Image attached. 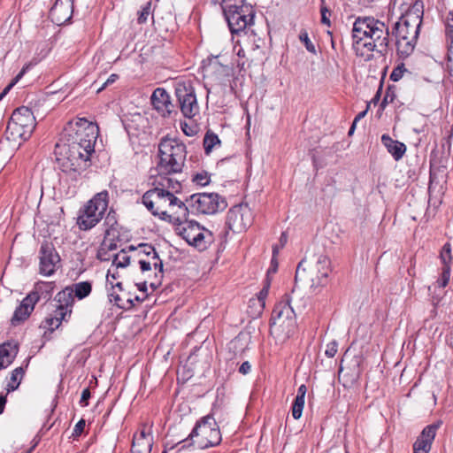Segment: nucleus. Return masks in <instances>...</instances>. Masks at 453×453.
I'll use <instances>...</instances> for the list:
<instances>
[{
	"instance_id": "obj_1",
	"label": "nucleus",
	"mask_w": 453,
	"mask_h": 453,
	"mask_svg": "<svg viewBox=\"0 0 453 453\" xmlns=\"http://www.w3.org/2000/svg\"><path fill=\"white\" fill-rule=\"evenodd\" d=\"M389 28L372 16L357 17L352 28V49L357 57L371 61L375 51L387 57L389 50Z\"/></svg>"
},
{
	"instance_id": "obj_2",
	"label": "nucleus",
	"mask_w": 453,
	"mask_h": 453,
	"mask_svg": "<svg viewBox=\"0 0 453 453\" xmlns=\"http://www.w3.org/2000/svg\"><path fill=\"white\" fill-rule=\"evenodd\" d=\"M423 8L421 1H415L405 14L394 24L392 35L395 37L396 51L400 58L409 57L415 49L422 25Z\"/></svg>"
},
{
	"instance_id": "obj_3",
	"label": "nucleus",
	"mask_w": 453,
	"mask_h": 453,
	"mask_svg": "<svg viewBox=\"0 0 453 453\" xmlns=\"http://www.w3.org/2000/svg\"><path fill=\"white\" fill-rule=\"evenodd\" d=\"M142 203L160 219L172 222L176 216L184 217L187 204L170 190L156 187L146 191L142 196Z\"/></svg>"
},
{
	"instance_id": "obj_4",
	"label": "nucleus",
	"mask_w": 453,
	"mask_h": 453,
	"mask_svg": "<svg viewBox=\"0 0 453 453\" xmlns=\"http://www.w3.org/2000/svg\"><path fill=\"white\" fill-rule=\"evenodd\" d=\"M178 139L164 137L158 144L159 162L157 165L158 175H169L182 172L187 150Z\"/></svg>"
},
{
	"instance_id": "obj_5",
	"label": "nucleus",
	"mask_w": 453,
	"mask_h": 453,
	"mask_svg": "<svg viewBox=\"0 0 453 453\" xmlns=\"http://www.w3.org/2000/svg\"><path fill=\"white\" fill-rule=\"evenodd\" d=\"M58 168L71 180H77L89 167L91 155L65 143L56 144Z\"/></svg>"
},
{
	"instance_id": "obj_6",
	"label": "nucleus",
	"mask_w": 453,
	"mask_h": 453,
	"mask_svg": "<svg viewBox=\"0 0 453 453\" xmlns=\"http://www.w3.org/2000/svg\"><path fill=\"white\" fill-rule=\"evenodd\" d=\"M98 127L86 119H77L68 122L65 128V144L92 155L98 136Z\"/></svg>"
},
{
	"instance_id": "obj_7",
	"label": "nucleus",
	"mask_w": 453,
	"mask_h": 453,
	"mask_svg": "<svg viewBox=\"0 0 453 453\" xmlns=\"http://www.w3.org/2000/svg\"><path fill=\"white\" fill-rule=\"evenodd\" d=\"M184 217L178 216L172 221L175 225V232L190 246L199 250H206L214 242L212 232L202 226L196 220L188 219V208L186 206Z\"/></svg>"
},
{
	"instance_id": "obj_8",
	"label": "nucleus",
	"mask_w": 453,
	"mask_h": 453,
	"mask_svg": "<svg viewBox=\"0 0 453 453\" xmlns=\"http://www.w3.org/2000/svg\"><path fill=\"white\" fill-rule=\"evenodd\" d=\"M221 7L232 35L243 33L253 24L255 12L244 0H223Z\"/></svg>"
},
{
	"instance_id": "obj_9",
	"label": "nucleus",
	"mask_w": 453,
	"mask_h": 453,
	"mask_svg": "<svg viewBox=\"0 0 453 453\" xmlns=\"http://www.w3.org/2000/svg\"><path fill=\"white\" fill-rule=\"evenodd\" d=\"M109 194L106 190L97 193L79 211L77 225L82 231H88L96 226L107 211Z\"/></svg>"
},
{
	"instance_id": "obj_10",
	"label": "nucleus",
	"mask_w": 453,
	"mask_h": 453,
	"mask_svg": "<svg viewBox=\"0 0 453 453\" xmlns=\"http://www.w3.org/2000/svg\"><path fill=\"white\" fill-rule=\"evenodd\" d=\"M305 260H302L296 271V281L303 280L307 278L311 281V288L314 293H319L324 286L328 282V276L331 273V262L327 256L319 255L317 257L316 263L306 273L303 267Z\"/></svg>"
},
{
	"instance_id": "obj_11",
	"label": "nucleus",
	"mask_w": 453,
	"mask_h": 453,
	"mask_svg": "<svg viewBox=\"0 0 453 453\" xmlns=\"http://www.w3.org/2000/svg\"><path fill=\"white\" fill-rule=\"evenodd\" d=\"M198 448L203 449L219 445L222 440L219 427L211 415L203 417L198 420L189 434L188 437L183 441H193Z\"/></svg>"
},
{
	"instance_id": "obj_12",
	"label": "nucleus",
	"mask_w": 453,
	"mask_h": 453,
	"mask_svg": "<svg viewBox=\"0 0 453 453\" xmlns=\"http://www.w3.org/2000/svg\"><path fill=\"white\" fill-rule=\"evenodd\" d=\"M36 126L33 111L26 106L19 107L12 112L7 125V132L12 138L27 141L30 138Z\"/></svg>"
},
{
	"instance_id": "obj_13",
	"label": "nucleus",
	"mask_w": 453,
	"mask_h": 453,
	"mask_svg": "<svg viewBox=\"0 0 453 453\" xmlns=\"http://www.w3.org/2000/svg\"><path fill=\"white\" fill-rule=\"evenodd\" d=\"M188 212L197 214H214L219 211H224L226 206V201L217 193H196L186 198L184 202Z\"/></svg>"
},
{
	"instance_id": "obj_14",
	"label": "nucleus",
	"mask_w": 453,
	"mask_h": 453,
	"mask_svg": "<svg viewBox=\"0 0 453 453\" xmlns=\"http://www.w3.org/2000/svg\"><path fill=\"white\" fill-rule=\"evenodd\" d=\"M175 96L185 118L192 119L199 113L195 88L190 83L178 82L175 86Z\"/></svg>"
},
{
	"instance_id": "obj_15",
	"label": "nucleus",
	"mask_w": 453,
	"mask_h": 453,
	"mask_svg": "<svg viewBox=\"0 0 453 453\" xmlns=\"http://www.w3.org/2000/svg\"><path fill=\"white\" fill-rule=\"evenodd\" d=\"M39 273L51 276L61 265V258L52 242L44 241L39 250Z\"/></svg>"
},
{
	"instance_id": "obj_16",
	"label": "nucleus",
	"mask_w": 453,
	"mask_h": 453,
	"mask_svg": "<svg viewBox=\"0 0 453 453\" xmlns=\"http://www.w3.org/2000/svg\"><path fill=\"white\" fill-rule=\"evenodd\" d=\"M252 212L247 204L232 207L226 214V226L234 233H241L251 226Z\"/></svg>"
},
{
	"instance_id": "obj_17",
	"label": "nucleus",
	"mask_w": 453,
	"mask_h": 453,
	"mask_svg": "<svg viewBox=\"0 0 453 453\" xmlns=\"http://www.w3.org/2000/svg\"><path fill=\"white\" fill-rule=\"evenodd\" d=\"M295 319L296 313L291 306V297L289 295H285L283 299L275 304L272 312L271 322L275 325L288 321V326H293Z\"/></svg>"
},
{
	"instance_id": "obj_18",
	"label": "nucleus",
	"mask_w": 453,
	"mask_h": 453,
	"mask_svg": "<svg viewBox=\"0 0 453 453\" xmlns=\"http://www.w3.org/2000/svg\"><path fill=\"white\" fill-rule=\"evenodd\" d=\"M439 258L442 265L441 273L439 279L436 280V285L439 288H445L449 281L451 274V265L453 261L451 245L449 242H446L440 252Z\"/></svg>"
},
{
	"instance_id": "obj_19",
	"label": "nucleus",
	"mask_w": 453,
	"mask_h": 453,
	"mask_svg": "<svg viewBox=\"0 0 453 453\" xmlns=\"http://www.w3.org/2000/svg\"><path fill=\"white\" fill-rule=\"evenodd\" d=\"M150 99L155 110L163 117H169L174 111V105L171 102L170 96L163 88H156Z\"/></svg>"
},
{
	"instance_id": "obj_20",
	"label": "nucleus",
	"mask_w": 453,
	"mask_h": 453,
	"mask_svg": "<svg viewBox=\"0 0 453 453\" xmlns=\"http://www.w3.org/2000/svg\"><path fill=\"white\" fill-rule=\"evenodd\" d=\"M73 14V3L71 0H56L50 10V17L57 25L60 26L68 21Z\"/></svg>"
},
{
	"instance_id": "obj_21",
	"label": "nucleus",
	"mask_w": 453,
	"mask_h": 453,
	"mask_svg": "<svg viewBox=\"0 0 453 453\" xmlns=\"http://www.w3.org/2000/svg\"><path fill=\"white\" fill-rule=\"evenodd\" d=\"M438 426H426L413 444V453H428L434 440Z\"/></svg>"
},
{
	"instance_id": "obj_22",
	"label": "nucleus",
	"mask_w": 453,
	"mask_h": 453,
	"mask_svg": "<svg viewBox=\"0 0 453 453\" xmlns=\"http://www.w3.org/2000/svg\"><path fill=\"white\" fill-rule=\"evenodd\" d=\"M35 305V297L34 296H27L14 311L13 316L11 319V324L16 326L27 320L34 311Z\"/></svg>"
},
{
	"instance_id": "obj_23",
	"label": "nucleus",
	"mask_w": 453,
	"mask_h": 453,
	"mask_svg": "<svg viewBox=\"0 0 453 453\" xmlns=\"http://www.w3.org/2000/svg\"><path fill=\"white\" fill-rule=\"evenodd\" d=\"M55 301L58 303L57 311L60 312L62 319L70 317L72 313V307L74 303L73 290L72 288H65L59 291L56 296Z\"/></svg>"
},
{
	"instance_id": "obj_24",
	"label": "nucleus",
	"mask_w": 453,
	"mask_h": 453,
	"mask_svg": "<svg viewBox=\"0 0 453 453\" xmlns=\"http://www.w3.org/2000/svg\"><path fill=\"white\" fill-rule=\"evenodd\" d=\"M153 445V438L149 432L143 428L138 434L133 437L132 453H150Z\"/></svg>"
},
{
	"instance_id": "obj_25",
	"label": "nucleus",
	"mask_w": 453,
	"mask_h": 453,
	"mask_svg": "<svg viewBox=\"0 0 453 453\" xmlns=\"http://www.w3.org/2000/svg\"><path fill=\"white\" fill-rule=\"evenodd\" d=\"M19 352V343L14 341H8L0 344V370L10 366Z\"/></svg>"
},
{
	"instance_id": "obj_26",
	"label": "nucleus",
	"mask_w": 453,
	"mask_h": 453,
	"mask_svg": "<svg viewBox=\"0 0 453 453\" xmlns=\"http://www.w3.org/2000/svg\"><path fill=\"white\" fill-rule=\"evenodd\" d=\"M381 143L395 161L402 159L407 150L403 142L393 140L388 134L381 135Z\"/></svg>"
},
{
	"instance_id": "obj_27",
	"label": "nucleus",
	"mask_w": 453,
	"mask_h": 453,
	"mask_svg": "<svg viewBox=\"0 0 453 453\" xmlns=\"http://www.w3.org/2000/svg\"><path fill=\"white\" fill-rule=\"evenodd\" d=\"M53 290V282L41 281L35 284L34 290L30 292L27 296H34V297H35L36 303L40 299H43L45 301L50 300L52 296Z\"/></svg>"
},
{
	"instance_id": "obj_28",
	"label": "nucleus",
	"mask_w": 453,
	"mask_h": 453,
	"mask_svg": "<svg viewBox=\"0 0 453 453\" xmlns=\"http://www.w3.org/2000/svg\"><path fill=\"white\" fill-rule=\"evenodd\" d=\"M104 225L105 226L104 239H107L111 236L114 238L116 236V234H119L118 216L116 211L112 208H111L108 213L106 214Z\"/></svg>"
},
{
	"instance_id": "obj_29",
	"label": "nucleus",
	"mask_w": 453,
	"mask_h": 453,
	"mask_svg": "<svg viewBox=\"0 0 453 453\" xmlns=\"http://www.w3.org/2000/svg\"><path fill=\"white\" fill-rule=\"evenodd\" d=\"M28 363H29V358H27L26 360L25 365L17 367L11 372L10 380L7 384V391L8 392H12L19 388V386L24 377L25 371L28 366Z\"/></svg>"
},
{
	"instance_id": "obj_30",
	"label": "nucleus",
	"mask_w": 453,
	"mask_h": 453,
	"mask_svg": "<svg viewBox=\"0 0 453 453\" xmlns=\"http://www.w3.org/2000/svg\"><path fill=\"white\" fill-rule=\"evenodd\" d=\"M128 250L137 252L138 256L142 254L151 259H158V254L151 244L141 243L137 247L130 245Z\"/></svg>"
},
{
	"instance_id": "obj_31",
	"label": "nucleus",
	"mask_w": 453,
	"mask_h": 453,
	"mask_svg": "<svg viewBox=\"0 0 453 453\" xmlns=\"http://www.w3.org/2000/svg\"><path fill=\"white\" fill-rule=\"evenodd\" d=\"M203 148L206 155H209L213 148L220 144L219 136L211 131H207L203 137Z\"/></svg>"
},
{
	"instance_id": "obj_32",
	"label": "nucleus",
	"mask_w": 453,
	"mask_h": 453,
	"mask_svg": "<svg viewBox=\"0 0 453 453\" xmlns=\"http://www.w3.org/2000/svg\"><path fill=\"white\" fill-rule=\"evenodd\" d=\"M160 180H157L158 187L164 188L165 190H170L173 194L179 193L180 190V183L172 178H165L159 175Z\"/></svg>"
},
{
	"instance_id": "obj_33",
	"label": "nucleus",
	"mask_w": 453,
	"mask_h": 453,
	"mask_svg": "<svg viewBox=\"0 0 453 453\" xmlns=\"http://www.w3.org/2000/svg\"><path fill=\"white\" fill-rule=\"evenodd\" d=\"M73 296H76L79 299H83L91 293L92 286L88 281H81V282L76 283L74 285V288H73Z\"/></svg>"
},
{
	"instance_id": "obj_34",
	"label": "nucleus",
	"mask_w": 453,
	"mask_h": 453,
	"mask_svg": "<svg viewBox=\"0 0 453 453\" xmlns=\"http://www.w3.org/2000/svg\"><path fill=\"white\" fill-rule=\"evenodd\" d=\"M130 256L127 254V250L123 249L119 253L115 254L112 259V265L116 268H125L130 264Z\"/></svg>"
},
{
	"instance_id": "obj_35",
	"label": "nucleus",
	"mask_w": 453,
	"mask_h": 453,
	"mask_svg": "<svg viewBox=\"0 0 453 453\" xmlns=\"http://www.w3.org/2000/svg\"><path fill=\"white\" fill-rule=\"evenodd\" d=\"M109 296L110 301L120 309L129 310L134 305L133 299L130 297L124 300L119 295L115 293L110 294Z\"/></svg>"
},
{
	"instance_id": "obj_36",
	"label": "nucleus",
	"mask_w": 453,
	"mask_h": 453,
	"mask_svg": "<svg viewBox=\"0 0 453 453\" xmlns=\"http://www.w3.org/2000/svg\"><path fill=\"white\" fill-rule=\"evenodd\" d=\"M67 317L65 319H62V316H60V312L58 311H54V315L47 318L45 322L50 331H54L55 329L58 328V326L61 325L62 321H66Z\"/></svg>"
},
{
	"instance_id": "obj_37",
	"label": "nucleus",
	"mask_w": 453,
	"mask_h": 453,
	"mask_svg": "<svg viewBox=\"0 0 453 453\" xmlns=\"http://www.w3.org/2000/svg\"><path fill=\"white\" fill-rule=\"evenodd\" d=\"M304 399H302L300 397H295L291 408L292 417L295 419H298L301 418L304 407Z\"/></svg>"
},
{
	"instance_id": "obj_38",
	"label": "nucleus",
	"mask_w": 453,
	"mask_h": 453,
	"mask_svg": "<svg viewBox=\"0 0 453 453\" xmlns=\"http://www.w3.org/2000/svg\"><path fill=\"white\" fill-rule=\"evenodd\" d=\"M304 399H302L300 397H295L291 408L292 417L295 419H298L301 418L304 407Z\"/></svg>"
},
{
	"instance_id": "obj_39",
	"label": "nucleus",
	"mask_w": 453,
	"mask_h": 453,
	"mask_svg": "<svg viewBox=\"0 0 453 453\" xmlns=\"http://www.w3.org/2000/svg\"><path fill=\"white\" fill-rule=\"evenodd\" d=\"M29 68V65H26L22 67L19 73L13 78L12 82L4 89V91L0 94V100L8 93V91L17 84L19 80L25 75Z\"/></svg>"
},
{
	"instance_id": "obj_40",
	"label": "nucleus",
	"mask_w": 453,
	"mask_h": 453,
	"mask_svg": "<svg viewBox=\"0 0 453 453\" xmlns=\"http://www.w3.org/2000/svg\"><path fill=\"white\" fill-rule=\"evenodd\" d=\"M299 40L304 44L305 49L309 52H311L312 54H316L315 45L310 40L308 33L305 29L301 30V32L299 34Z\"/></svg>"
},
{
	"instance_id": "obj_41",
	"label": "nucleus",
	"mask_w": 453,
	"mask_h": 453,
	"mask_svg": "<svg viewBox=\"0 0 453 453\" xmlns=\"http://www.w3.org/2000/svg\"><path fill=\"white\" fill-rule=\"evenodd\" d=\"M151 14V2H147L142 10L138 12L137 21L139 24L147 22L149 16Z\"/></svg>"
},
{
	"instance_id": "obj_42",
	"label": "nucleus",
	"mask_w": 453,
	"mask_h": 453,
	"mask_svg": "<svg viewBox=\"0 0 453 453\" xmlns=\"http://www.w3.org/2000/svg\"><path fill=\"white\" fill-rule=\"evenodd\" d=\"M320 14H321V23L330 27L331 26V21H330L331 11L326 5V0H320Z\"/></svg>"
},
{
	"instance_id": "obj_43",
	"label": "nucleus",
	"mask_w": 453,
	"mask_h": 453,
	"mask_svg": "<svg viewBox=\"0 0 453 453\" xmlns=\"http://www.w3.org/2000/svg\"><path fill=\"white\" fill-rule=\"evenodd\" d=\"M405 72H407V69L404 64L401 63L393 69L389 78L393 81H398L402 79Z\"/></svg>"
},
{
	"instance_id": "obj_44",
	"label": "nucleus",
	"mask_w": 453,
	"mask_h": 453,
	"mask_svg": "<svg viewBox=\"0 0 453 453\" xmlns=\"http://www.w3.org/2000/svg\"><path fill=\"white\" fill-rule=\"evenodd\" d=\"M395 99V90L392 87H388L385 92V96L380 103V108L383 110L388 104L394 102Z\"/></svg>"
},
{
	"instance_id": "obj_45",
	"label": "nucleus",
	"mask_w": 453,
	"mask_h": 453,
	"mask_svg": "<svg viewBox=\"0 0 453 453\" xmlns=\"http://www.w3.org/2000/svg\"><path fill=\"white\" fill-rule=\"evenodd\" d=\"M338 350V342L334 340L326 345L325 354L327 357H334Z\"/></svg>"
},
{
	"instance_id": "obj_46",
	"label": "nucleus",
	"mask_w": 453,
	"mask_h": 453,
	"mask_svg": "<svg viewBox=\"0 0 453 453\" xmlns=\"http://www.w3.org/2000/svg\"><path fill=\"white\" fill-rule=\"evenodd\" d=\"M105 246L106 239H104L102 242L96 254V257L101 261H108L110 259V257L108 256V250H106Z\"/></svg>"
},
{
	"instance_id": "obj_47",
	"label": "nucleus",
	"mask_w": 453,
	"mask_h": 453,
	"mask_svg": "<svg viewBox=\"0 0 453 453\" xmlns=\"http://www.w3.org/2000/svg\"><path fill=\"white\" fill-rule=\"evenodd\" d=\"M269 287H264L257 295V302L259 303L261 310L265 306V298L268 295Z\"/></svg>"
},
{
	"instance_id": "obj_48",
	"label": "nucleus",
	"mask_w": 453,
	"mask_h": 453,
	"mask_svg": "<svg viewBox=\"0 0 453 453\" xmlns=\"http://www.w3.org/2000/svg\"><path fill=\"white\" fill-rule=\"evenodd\" d=\"M193 180L198 184V185H201V186H205L206 184L209 183V180H210V178L208 177V175L206 173L203 174V173H197Z\"/></svg>"
},
{
	"instance_id": "obj_49",
	"label": "nucleus",
	"mask_w": 453,
	"mask_h": 453,
	"mask_svg": "<svg viewBox=\"0 0 453 453\" xmlns=\"http://www.w3.org/2000/svg\"><path fill=\"white\" fill-rule=\"evenodd\" d=\"M85 426H86V424H85L84 419L79 420L73 428V437L80 436L82 434V432L84 431Z\"/></svg>"
},
{
	"instance_id": "obj_50",
	"label": "nucleus",
	"mask_w": 453,
	"mask_h": 453,
	"mask_svg": "<svg viewBox=\"0 0 453 453\" xmlns=\"http://www.w3.org/2000/svg\"><path fill=\"white\" fill-rule=\"evenodd\" d=\"M91 394L90 390L88 388L83 389L80 400V403L81 406H88V399L90 398Z\"/></svg>"
},
{
	"instance_id": "obj_51",
	"label": "nucleus",
	"mask_w": 453,
	"mask_h": 453,
	"mask_svg": "<svg viewBox=\"0 0 453 453\" xmlns=\"http://www.w3.org/2000/svg\"><path fill=\"white\" fill-rule=\"evenodd\" d=\"M180 127H181V130L183 131V133L188 136H192L196 134V131L194 130V128L192 127L188 126V124H187V123H181Z\"/></svg>"
},
{
	"instance_id": "obj_52",
	"label": "nucleus",
	"mask_w": 453,
	"mask_h": 453,
	"mask_svg": "<svg viewBox=\"0 0 453 453\" xmlns=\"http://www.w3.org/2000/svg\"><path fill=\"white\" fill-rule=\"evenodd\" d=\"M250 370H251V365L249 361L243 362L239 367V372L243 375L248 374L250 372Z\"/></svg>"
},
{
	"instance_id": "obj_53",
	"label": "nucleus",
	"mask_w": 453,
	"mask_h": 453,
	"mask_svg": "<svg viewBox=\"0 0 453 453\" xmlns=\"http://www.w3.org/2000/svg\"><path fill=\"white\" fill-rule=\"evenodd\" d=\"M119 78V75L118 74H111L110 75V77L107 79V81L104 83V85L97 90V92H100L102 91L106 86L110 85V84H112L113 82H115Z\"/></svg>"
},
{
	"instance_id": "obj_54",
	"label": "nucleus",
	"mask_w": 453,
	"mask_h": 453,
	"mask_svg": "<svg viewBox=\"0 0 453 453\" xmlns=\"http://www.w3.org/2000/svg\"><path fill=\"white\" fill-rule=\"evenodd\" d=\"M140 268L142 272L150 271L151 269V263L142 258L139 259Z\"/></svg>"
},
{
	"instance_id": "obj_55",
	"label": "nucleus",
	"mask_w": 453,
	"mask_h": 453,
	"mask_svg": "<svg viewBox=\"0 0 453 453\" xmlns=\"http://www.w3.org/2000/svg\"><path fill=\"white\" fill-rule=\"evenodd\" d=\"M306 392H307V388L304 384H302L298 389H297V394L296 395V397H300L302 399H305V395H306Z\"/></svg>"
},
{
	"instance_id": "obj_56",
	"label": "nucleus",
	"mask_w": 453,
	"mask_h": 453,
	"mask_svg": "<svg viewBox=\"0 0 453 453\" xmlns=\"http://www.w3.org/2000/svg\"><path fill=\"white\" fill-rule=\"evenodd\" d=\"M154 262H153V267L156 269V270H158V272L160 273H163V262L162 260L158 257V259H153Z\"/></svg>"
},
{
	"instance_id": "obj_57",
	"label": "nucleus",
	"mask_w": 453,
	"mask_h": 453,
	"mask_svg": "<svg viewBox=\"0 0 453 453\" xmlns=\"http://www.w3.org/2000/svg\"><path fill=\"white\" fill-rule=\"evenodd\" d=\"M369 110V104H367L366 106V109L364 110L363 111H360L354 119V121L355 122H358L359 120H361L363 118H365V116L366 115L367 111Z\"/></svg>"
},
{
	"instance_id": "obj_58",
	"label": "nucleus",
	"mask_w": 453,
	"mask_h": 453,
	"mask_svg": "<svg viewBox=\"0 0 453 453\" xmlns=\"http://www.w3.org/2000/svg\"><path fill=\"white\" fill-rule=\"evenodd\" d=\"M287 242H288V234L285 232H283L279 240V242H280L279 246H280V248H283L286 245Z\"/></svg>"
},
{
	"instance_id": "obj_59",
	"label": "nucleus",
	"mask_w": 453,
	"mask_h": 453,
	"mask_svg": "<svg viewBox=\"0 0 453 453\" xmlns=\"http://www.w3.org/2000/svg\"><path fill=\"white\" fill-rule=\"evenodd\" d=\"M6 403V397L4 395H0V414H2L4 411Z\"/></svg>"
},
{
	"instance_id": "obj_60",
	"label": "nucleus",
	"mask_w": 453,
	"mask_h": 453,
	"mask_svg": "<svg viewBox=\"0 0 453 453\" xmlns=\"http://www.w3.org/2000/svg\"><path fill=\"white\" fill-rule=\"evenodd\" d=\"M380 91H381V86L379 88V89H378L377 93L375 94L374 97L372 99V103H373L374 104H376L380 101Z\"/></svg>"
},
{
	"instance_id": "obj_61",
	"label": "nucleus",
	"mask_w": 453,
	"mask_h": 453,
	"mask_svg": "<svg viewBox=\"0 0 453 453\" xmlns=\"http://www.w3.org/2000/svg\"><path fill=\"white\" fill-rule=\"evenodd\" d=\"M278 263L275 260V258L273 257L272 259V267L269 269L268 273H275L277 271Z\"/></svg>"
},
{
	"instance_id": "obj_62",
	"label": "nucleus",
	"mask_w": 453,
	"mask_h": 453,
	"mask_svg": "<svg viewBox=\"0 0 453 453\" xmlns=\"http://www.w3.org/2000/svg\"><path fill=\"white\" fill-rule=\"evenodd\" d=\"M117 277H118L117 273H111V270L109 269L108 273H107V280L110 281V278L115 280V279H117Z\"/></svg>"
},
{
	"instance_id": "obj_63",
	"label": "nucleus",
	"mask_w": 453,
	"mask_h": 453,
	"mask_svg": "<svg viewBox=\"0 0 453 453\" xmlns=\"http://www.w3.org/2000/svg\"><path fill=\"white\" fill-rule=\"evenodd\" d=\"M106 250L109 251V250H114L117 249V244L114 243V242H111L109 244L106 243V246H105Z\"/></svg>"
},
{
	"instance_id": "obj_64",
	"label": "nucleus",
	"mask_w": 453,
	"mask_h": 453,
	"mask_svg": "<svg viewBox=\"0 0 453 453\" xmlns=\"http://www.w3.org/2000/svg\"><path fill=\"white\" fill-rule=\"evenodd\" d=\"M280 249H281V248H280V246H279V245H274V246L273 247V258H275V257H276V256L278 255V253H279V250H280Z\"/></svg>"
}]
</instances>
